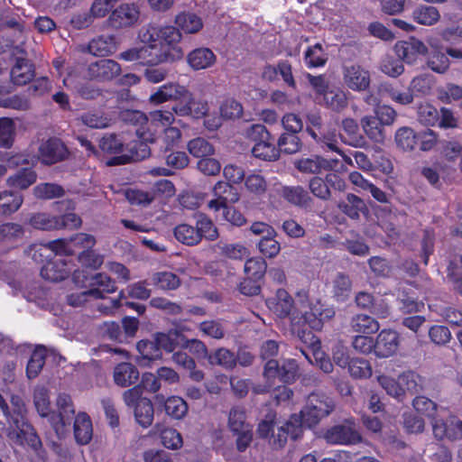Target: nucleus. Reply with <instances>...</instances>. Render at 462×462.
Here are the masks:
<instances>
[{
  "mask_svg": "<svg viewBox=\"0 0 462 462\" xmlns=\"http://www.w3.org/2000/svg\"><path fill=\"white\" fill-rule=\"evenodd\" d=\"M435 83L434 76L424 73L411 79L409 89L411 93L418 96H427L431 92Z\"/></svg>",
  "mask_w": 462,
  "mask_h": 462,
  "instance_id": "nucleus-46",
  "label": "nucleus"
},
{
  "mask_svg": "<svg viewBox=\"0 0 462 462\" xmlns=\"http://www.w3.org/2000/svg\"><path fill=\"white\" fill-rule=\"evenodd\" d=\"M279 195L287 203L300 208H310L312 201L309 191L300 185L282 186Z\"/></svg>",
  "mask_w": 462,
  "mask_h": 462,
  "instance_id": "nucleus-19",
  "label": "nucleus"
},
{
  "mask_svg": "<svg viewBox=\"0 0 462 462\" xmlns=\"http://www.w3.org/2000/svg\"><path fill=\"white\" fill-rule=\"evenodd\" d=\"M69 151L60 139L51 137L39 147V158L43 164L52 165L67 158Z\"/></svg>",
  "mask_w": 462,
  "mask_h": 462,
  "instance_id": "nucleus-10",
  "label": "nucleus"
},
{
  "mask_svg": "<svg viewBox=\"0 0 462 462\" xmlns=\"http://www.w3.org/2000/svg\"><path fill=\"white\" fill-rule=\"evenodd\" d=\"M328 60V53L319 42L309 46L304 52V62L309 69L324 67Z\"/></svg>",
  "mask_w": 462,
  "mask_h": 462,
  "instance_id": "nucleus-35",
  "label": "nucleus"
},
{
  "mask_svg": "<svg viewBox=\"0 0 462 462\" xmlns=\"http://www.w3.org/2000/svg\"><path fill=\"white\" fill-rule=\"evenodd\" d=\"M395 143L401 150L411 152L417 145V134L410 127H401L395 133Z\"/></svg>",
  "mask_w": 462,
  "mask_h": 462,
  "instance_id": "nucleus-50",
  "label": "nucleus"
},
{
  "mask_svg": "<svg viewBox=\"0 0 462 462\" xmlns=\"http://www.w3.org/2000/svg\"><path fill=\"white\" fill-rule=\"evenodd\" d=\"M136 139L125 144L126 153L114 156L107 162V165H125L131 162H140L151 154L149 143L155 141L154 134L151 131L135 130Z\"/></svg>",
  "mask_w": 462,
  "mask_h": 462,
  "instance_id": "nucleus-3",
  "label": "nucleus"
},
{
  "mask_svg": "<svg viewBox=\"0 0 462 462\" xmlns=\"http://www.w3.org/2000/svg\"><path fill=\"white\" fill-rule=\"evenodd\" d=\"M33 195L38 199L43 200L59 199L65 195V189L58 183L43 182L33 188Z\"/></svg>",
  "mask_w": 462,
  "mask_h": 462,
  "instance_id": "nucleus-45",
  "label": "nucleus"
},
{
  "mask_svg": "<svg viewBox=\"0 0 462 462\" xmlns=\"http://www.w3.org/2000/svg\"><path fill=\"white\" fill-rule=\"evenodd\" d=\"M140 15L139 8L134 4H121L109 14L107 24L118 30L134 25Z\"/></svg>",
  "mask_w": 462,
  "mask_h": 462,
  "instance_id": "nucleus-9",
  "label": "nucleus"
},
{
  "mask_svg": "<svg viewBox=\"0 0 462 462\" xmlns=\"http://www.w3.org/2000/svg\"><path fill=\"white\" fill-rule=\"evenodd\" d=\"M120 118L126 125L134 126L135 130L149 131L147 129L148 117L142 111L125 109L121 111Z\"/></svg>",
  "mask_w": 462,
  "mask_h": 462,
  "instance_id": "nucleus-51",
  "label": "nucleus"
},
{
  "mask_svg": "<svg viewBox=\"0 0 462 462\" xmlns=\"http://www.w3.org/2000/svg\"><path fill=\"white\" fill-rule=\"evenodd\" d=\"M0 107L26 111L31 107V104L26 97L15 94L10 97H0Z\"/></svg>",
  "mask_w": 462,
  "mask_h": 462,
  "instance_id": "nucleus-61",
  "label": "nucleus"
},
{
  "mask_svg": "<svg viewBox=\"0 0 462 462\" xmlns=\"http://www.w3.org/2000/svg\"><path fill=\"white\" fill-rule=\"evenodd\" d=\"M155 337L160 350L168 353H174L180 348L182 349L185 342V336L176 329H170L167 333H156Z\"/></svg>",
  "mask_w": 462,
  "mask_h": 462,
  "instance_id": "nucleus-28",
  "label": "nucleus"
},
{
  "mask_svg": "<svg viewBox=\"0 0 462 462\" xmlns=\"http://www.w3.org/2000/svg\"><path fill=\"white\" fill-rule=\"evenodd\" d=\"M88 51L94 56L105 57L116 50V38L113 34L100 35L88 43Z\"/></svg>",
  "mask_w": 462,
  "mask_h": 462,
  "instance_id": "nucleus-30",
  "label": "nucleus"
},
{
  "mask_svg": "<svg viewBox=\"0 0 462 462\" xmlns=\"http://www.w3.org/2000/svg\"><path fill=\"white\" fill-rule=\"evenodd\" d=\"M175 23L186 33H196L203 27L201 18L189 12L179 14L175 18Z\"/></svg>",
  "mask_w": 462,
  "mask_h": 462,
  "instance_id": "nucleus-42",
  "label": "nucleus"
},
{
  "mask_svg": "<svg viewBox=\"0 0 462 462\" xmlns=\"http://www.w3.org/2000/svg\"><path fill=\"white\" fill-rule=\"evenodd\" d=\"M439 9L433 5L420 4L411 12L413 22L422 26H433L440 20Z\"/></svg>",
  "mask_w": 462,
  "mask_h": 462,
  "instance_id": "nucleus-27",
  "label": "nucleus"
},
{
  "mask_svg": "<svg viewBox=\"0 0 462 462\" xmlns=\"http://www.w3.org/2000/svg\"><path fill=\"white\" fill-rule=\"evenodd\" d=\"M216 61V54L212 50L207 47L196 48L187 55V62L194 70L208 69L212 67Z\"/></svg>",
  "mask_w": 462,
  "mask_h": 462,
  "instance_id": "nucleus-22",
  "label": "nucleus"
},
{
  "mask_svg": "<svg viewBox=\"0 0 462 462\" xmlns=\"http://www.w3.org/2000/svg\"><path fill=\"white\" fill-rule=\"evenodd\" d=\"M34 77L35 66L32 61L23 57H17L10 72L12 82L16 86H24Z\"/></svg>",
  "mask_w": 462,
  "mask_h": 462,
  "instance_id": "nucleus-18",
  "label": "nucleus"
},
{
  "mask_svg": "<svg viewBox=\"0 0 462 462\" xmlns=\"http://www.w3.org/2000/svg\"><path fill=\"white\" fill-rule=\"evenodd\" d=\"M252 153L254 157L266 162H274L280 158L277 144H274L272 135L269 140L263 139V141L254 143Z\"/></svg>",
  "mask_w": 462,
  "mask_h": 462,
  "instance_id": "nucleus-34",
  "label": "nucleus"
},
{
  "mask_svg": "<svg viewBox=\"0 0 462 462\" xmlns=\"http://www.w3.org/2000/svg\"><path fill=\"white\" fill-rule=\"evenodd\" d=\"M377 381L390 396L397 400H402L403 398V389L402 385L400 384V377L398 378V381H396L391 376L382 374L377 377Z\"/></svg>",
  "mask_w": 462,
  "mask_h": 462,
  "instance_id": "nucleus-59",
  "label": "nucleus"
},
{
  "mask_svg": "<svg viewBox=\"0 0 462 462\" xmlns=\"http://www.w3.org/2000/svg\"><path fill=\"white\" fill-rule=\"evenodd\" d=\"M139 355L136 356V361L139 365L148 366L152 361L160 359L162 357V351L157 344L156 337L154 341L148 339H142L136 345Z\"/></svg>",
  "mask_w": 462,
  "mask_h": 462,
  "instance_id": "nucleus-26",
  "label": "nucleus"
},
{
  "mask_svg": "<svg viewBox=\"0 0 462 462\" xmlns=\"http://www.w3.org/2000/svg\"><path fill=\"white\" fill-rule=\"evenodd\" d=\"M196 227L199 235L200 241L205 238L208 241L217 239L219 234L213 221L205 214H200L196 220Z\"/></svg>",
  "mask_w": 462,
  "mask_h": 462,
  "instance_id": "nucleus-52",
  "label": "nucleus"
},
{
  "mask_svg": "<svg viewBox=\"0 0 462 462\" xmlns=\"http://www.w3.org/2000/svg\"><path fill=\"white\" fill-rule=\"evenodd\" d=\"M14 123L9 117L0 118V146L9 148L12 146L14 136Z\"/></svg>",
  "mask_w": 462,
  "mask_h": 462,
  "instance_id": "nucleus-62",
  "label": "nucleus"
},
{
  "mask_svg": "<svg viewBox=\"0 0 462 462\" xmlns=\"http://www.w3.org/2000/svg\"><path fill=\"white\" fill-rule=\"evenodd\" d=\"M57 405L59 407V412H55L53 429L55 432L60 435L65 430L66 427L71 424V420L75 415V409L71 397L66 393H61L58 396Z\"/></svg>",
  "mask_w": 462,
  "mask_h": 462,
  "instance_id": "nucleus-14",
  "label": "nucleus"
},
{
  "mask_svg": "<svg viewBox=\"0 0 462 462\" xmlns=\"http://www.w3.org/2000/svg\"><path fill=\"white\" fill-rule=\"evenodd\" d=\"M220 115L224 119H238L243 116V106L235 98H227L220 106Z\"/></svg>",
  "mask_w": 462,
  "mask_h": 462,
  "instance_id": "nucleus-63",
  "label": "nucleus"
},
{
  "mask_svg": "<svg viewBox=\"0 0 462 462\" xmlns=\"http://www.w3.org/2000/svg\"><path fill=\"white\" fill-rule=\"evenodd\" d=\"M400 345L399 334L392 329H383L374 342V354L377 357L386 358L397 351Z\"/></svg>",
  "mask_w": 462,
  "mask_h": 462,
  "instance_id": "nucleus-15",
  "label": "nucleus"
},
{
  "mask_svg": "<svg viewBox=\"0 0 462 462\" xmlns=\"http://www.w3.org/2000/svg\"><path fill=\"white\" fill-rule=\"evenodd\" d=\"M394 50L398 57L408 64L415 63L419 56H424L429 53L428 46L422 41L416 38L398 42L395 44Z\"/></svg>",
  "mask_w": 462,
  "mask_h": 462,
  "instance_id": "nucleus-12",
  "label": "nucleus"
},
{
  "mask_svg": "<svg viewBox=\"0 0 462 462\" xmlns=\"http://www.w3.org/2000/svg\"><path fill=\"white\" fill-rule=\"evenodd\" d=\"M156 399L163 403L166 414L171 419L181 420L188 412V404L181 397L170 396L165 399L163 395H157Z\"/></svg>",
  "mask_w": 462,
  "mask_h": 462,
  "instance_id": "nucleus-31",
  "label": "nucleus"
},
{
  "mask_svg": "<svg viewBox=\"0 0 462 462\" xmlns=\"http://www.w3.org/2000/svg\"><path fill=\"white\" fill-rule=\"evenodd\" d=\"M266 305L277 317L282 319L290 316L294 300L287 291L278 289L275 296L266 300Z\"/></svg>",
  "mask_w": 462,
  "mask_h": 462,
  "instance_id": "nucleus-21",
  "label": "nucleus"
},
{
  "mask_svg": "<svg viewBox=\"0 0 462 462\" xmlns=\"http://www.w3.org/2000/svg\"><path fill=\"white\" fill-rule=\"evenodd\" d=\"M418 120L424 125L434 126L439 120V112L431 104H420L418 107Z\"/></svg>",
  "mask_w": 462,
  "mask_h": 462,
  "instance_id": "nucleus-58",
  "label": "nucleus"
},
{
  "mask_svg": "<svg viewBox=\"0 0 462 462\" xmlns=\"http://www.w3.org/2000/svg\"><path fill=\"white\" fill-rule=\"evenodd\" d=\"M189 90L177 83H166L150 96V102L153 105H160L169 100H178L186 97Z\"/></svg>",
  "mask_w": 462,
  "mask_h": 462,
  "instance_id": "nucleus-20",
  "label": "nucleus"
},
{
  "mask_svg": "<svg viewBox=\"0 0 462 462\" xmlns=\"http://www.w3.org/2000/svg\"><path fill=\"white\" fill-rule=\"evenodd\" d=\"M365 101L374 106V114L381 125H391L393 124L396 112L393 107L387 105H380L377 102V98L374 96H368Z\"/></svg>",
  "mask_w": 462,
  "mask_h": 462,
  "instance_id": "nucleus-44",
  "label": "nucleus"
},
{
  "mask_svg": "<svg viewBox=\"0 0 462 462\" xmlns=\"http://www.w3.org/2000/svg\"><path fill=\"white\" fill-rule=\"evenodd\" d=\"M138 378V369L130 363H120L114 369L115 383L121 387L134 384Z\"/></svg>",
  "mask_w": 462,
  "mask_h": 462,
  "instance_id": "nucleus-32",
  "label": "nucleus"
},
{
  "mask_svg": "<svg viewBox=\"0 0 462 462\" xmlns=\"http://www.w3.org/2000/svg\"><path fill=\"white\" fill-rule=\"evenodd\" d=\"M279 352V345L275 340H266L261 346V356L268 359L263 366V375L269 386L278 380L282 383H293L299 377V365L295 359H286L282 364L272 358Z\"/></svg>",
  "mask_w": 462,
  "mask_h": 462,
  "instance_id": "nucleus-2",
  "label": "nucleus"
},
{
  "mask_svg": "<svg viewBox=\"0 0 462 462\" xmlns=\"http://www.w3.org/2000/svg\"><path fill=\"white\" fill-rule=\"evenodd\" d=\"M23 236V228L17 223L0 225V242L11 243Z\"/></svg>",
  "mask_w": 462,
  "mask_h": 462,
  "instance_id": "nucleus-64",
  "label": "nucleus"
},
{
  "mask_svg": "<svg viewBox=\"0 0 462 462\" xmlns=\"http://www.w3.org/2000/svg\"><path fill=\"white\" fill-rule=\"evenodd\" d=\"M428 45L432 49L429 53L427 59V66L434 72L444 74L448 71L450 62L447 56L441 50L440 39L429 36L426 40Z\"/></svg>",
  "mask_w": 462,
  "mask_h": 462,
  "instance_id": "nucleus-13",
  "label": "nucleus"
},
{
  "mask_svg": "<svg viewBox=\"0 0 462 462\" xmlns=\"http://www.w3.org/2000/svg\"><path fill=\"white\" fill-rule=\"evenodd\" d=\"M69 263L64 258L48 260L41 268V276L50 282L65 280L70 274Z\"/></svg>",
  "mask_w": 462,
  "mask_h": 462,
  "instance_id": "nucleus-16",
  "label": "nucleus"
},
{
  "mask_svg": "<svg viewBox=\"0 0 462 462\" xmlns=\"http://www.w3.org/2000/svg\"><path fill=\"white\" fill-rule=\"evenodd\" d=\"M37 173L32 167H23L19 169L14 175L7 179L9 187L17 189H26L35 183Z\"/></svg>",
  "mask_w": 462,
  "mask_h": 462,
  "instance_id": "nucleus-33",
  "label": "nucleus"
},
{
  "mask_svg": "<svg viewBox=\"0 0 462 462\" xmlns=\"http://www.w3.org/2000/svg\"><path fill=\"white\" fill-rule=\"evenodd\" d=\"M433 433L436 438L443 439H462V421L456 417H450L447 420L433 419Z\"/></svg>",
  "mask_w": 462,
  "mask_h": 462,
  "instance_id": "nucleus-17",
  "label": "nucleus"
},
{
  "mask_svg": "<svg viewBox=\"0 0 462 462\" xmlns=\"http://www.w3.org/2000/svg\"><path fill=\"white\" fill-rule=\"evenodd\" d=\"M34 405L38 413L42 417L48 418L53 426L55 421V412L51 411L47 391L42 390L34 394Z\"/></svg>",
  "mask_w": 462,
  "mask_h": 462,
  "instance_id": "nucleus-56",
  "label": "nucleus"
},
{
  "mask_svg": "<svg viewBox=\"0 0 462 462\" xmlns=\"http://www.w3.org/2000/svg\"><path fill=\"white\" fill-rule=\"evenodd\" d=\"M267 264L263 257H254L247 259L244 267L245 276L259 282L265 274Z\"/></svg>",
  "mask_w": 462,
  "mask_h": 462,
  "instance_id": "nucleus-55",
  "label": "nucleus"
},
{
  "mask_svg": "<svg viewBox=\"0 0 462 462\" xmlns=\"http://www.w3.org/2000/svg\"><path fill=\"white\" fill-rule=\"evenodd\" d=\"M0 409L9 425L7 437L17 445L27 444L36 452L42 448V441L27 419V409L20 396L13 395L11 408L0 393Z\"/></svg>",
  "mask_w": 462,
  "mask_h": 462,
  "instance_id": "nucleus-1",
  "label": "nucleus"
},
{
  "mask_svg": "<svg viewBox=\"0 0 462 462\" xmlns=\"http://www.w3.org/2000/svg\"><path fill=\"white\" fill-rule=\"evenodd\" d=\"M328 167H331L330 160L320 156L302 158L295 162V168L303 173H319L322 169L327 170Z\"/></svg>",
  "mask_w": 462,
  "mask_h": 462,
  "instance_id": "nucleus-38",
  "label": "nucleus"
},
{
  "mask_svg": "<svg viewBox=\"0 0 462 462\" xmlns=\"http://www.w3.org/2000/svg\"><path fill=\"white\" fill-rule=\"evenodd\" d=\"M334 408L335 403L330 397L322 393H311L308 396L306 405L300 411L301 421L309 427L316 426Z\"/></svg>",
  "mask_w": 462,
  "mask_h": 462,
  "instance_id": "nucleus-4",
  "label": "nucleus"
},
{
  "mask_svg": "<svg viewBox=\"0 0 462 462\" xmlns=\"http://www.w3.org/2000/svg\"><path fill=\"white\" fill-rule=\"evenodd\" d=\"M189 152L196 158L210 156L214 153L213 145L205 138L197 137L190 140L187 144Z\"/></svg>",
  "mask_w": 462,
  "mask_h": 462,
  "instance_id": "nucleus-57",
  "label": "nucleus"
},
{
  "mask_svg": "<svg viewBox=\"0 0 462 462\" xmlns=\"http://www.w3.org/2000/svg\"><path fill=\"white\" fill-rule=\"evenodd\" d=\"M90 285L92 288L87 291L89 296L95 299H103L105 293L115 292L117 289L115 280L106 273H98L92 276Z\"/></svg>",
  "mask_w": 462,
  "mask_h": 462,
  "instance_id": "nucleus-25",
  "label": "nucleus"
},
{
  "mask_svg": "<svg viewBox=\"0 0 462 462\" xmlns=\"http://www.w3.org/2000/svg\"><path fill=\"white\" fill-rule=\"evenodd\" d=\"M134 418L136 422L146 429L152 424L154 418L153 404L148 398H143L134 408Z\"/></svg>",
  "mask_w": 462,
  "mask_h": 462,
  "instance_id": "nucleus-39",
  "label": "nucleus"
},
{
  "mask_svg": "<svg viewBox=\"0 0 462 462\" xmlns=\"http://www.w3.org/2000/svg\"><path fill=\"white\" fill-rule=\"evenodd\" d=\"M213 199L208 202V209L215 213L220 211L226 205L238 202L240 196L237 189L226 181H217L212 189Z\"/></svg>",
  "mask_w": 462,
  "mask_h": 462,
  "instance_id": "nucleus-8",
  "label": "nucleus"
},
{
  "mask_svg": "<svg viewBox=\"0 0 462 462\" xmlns=\"http://www.w3.org/2000/svg\"><path fill=\"white\" fill-rule=\"evenodd\" d=\"M82 220L75 213H66L60 216H51L44 212L32 214L29 218V224L40 230H60L62 228L75 229L81 226Z\"/></svg>",
  "mask_w": 462,
  "mask_h": 462,
  "instance_id": "nucleus-5",
  "label": "nucleus"
},
{
  "mask_svg": "<svg viewBox=\"0 0 462 462\" xmlns=\"http://www.w3.org/2000/svg\"><path fill=\"white\" fill-rule=\"evenodd\" d=\"M152 284L162 291H173L178 289L181 281L180 278L171 272H157L152 277Z\"/></svg>",
  "mask_w": 462,
  "mask_h": 462,
  "instance_id": "nucleus-43",
  "label": "nucleus"
},
{
  "mask_svg": "<svg viewBox=\"0 0 462 462\" xmlns=\"http://www.w3.org/2000/svg\"><path fill=\"white\" fill-rule=\"evenodd\" d=\"M345 156L346 157V153ZM342 159V161L334 159L330 160L331 167H328L327 170H330L331 171L326 176V180L328 183V187L338 191H344L346 186V171L345 168L346 159L345 160L343 157Z\"/></svg>",
  "mask_w": 462,
  "mask_h": 462,
  "instance_id": "nucleus-24",
  "label": "nucleus"
},
{
  "mask_svg": "<svg viewBox=\"0 0 462 462\" xmlns=\"http://www.w3.org/2000/svg\"><path fill=\"white\" fill-rule=\"evenodd\" d=\"M174 237L181 244L193 246L200 243L198 228L186 223L177 225L173 229Z\"/></svg>",
  "mask_w": 462,
  "mask_h": 462,
  "instance_id": "nucleus-36",
  "label": "nucleus"
},
{
  "mask_svg": "<svg viewBox=\"0 0 462 462\" xmlns=\"http://www.w3.org/2000/svg\"><path fill=\"white\" fill-rule=\"evenodd\" d=\"M158 38L161 43L159 61L173 62L182 59L184 54L180 46L181 33L178 28L171 25L162 27Z\"/></svg>",
  "mask_w": 462,
  "mask_h": 462,
  "instance_id": "nucleus-7",
  "label": "nucleus"
},
{
  "mask_svg": "<svg viewBox=\"0 0 462 462\" xmlns=\"http://www.w3.org/2000/svg\"><path fill=\"white\" fill-rule=\"evenodd\" d=\"M73 431L78 444L87 445L91 441L93 437V425L88 413L79 412L74 417Z\"/></svg>",
  "mask_w": 462,
  "mask_h": 462,
  "instance_id": "nucleus-23",
  "label": "nucleus"
},
{
  "mask_svg": "<svg viewBox=\"0 0 462 462\" xmlns=\"http://www.w3.org/2000/svg\"><path fill=\"white\" fill-rule=\"evenodd\" d=\"M228 426L232 432L240 431L253 427L246 422V414L244 407H233L228 415Z\"/></svg>",
  "mask_w": 462,
  "mask_h": 462,
  "instance_id": "nucleus-54",
  "label": "nucleus"
},
{
  "mask_svg": "<svg viewBox=\"0 0 462 462\" xmlns=\"http://www.w3.org/2000/svg\"><path fill=\"white\" fill-rule=\"evenodd\" d=\"M121 66L116 60L102 59L92 62L88 67V76L97 81H109L119 76Z\"/></svg>",
  "mask_w": 462,
  "mask_h": 462,
  "instance_id": "nucleus-11",
  "label": "nucleus"
},
{
  "mask_svg": "<svg viewBox=\"0 0 462 462\" xmlns=\"http://www.w3.org/2000/svg\"><path fill=\"white\" fill-rule=\"evenodd\" d=\"M277 147L280 154H294L300 151L302 142L299 134L282 132L277 140Z\"/></svg>",
  "mask_w": 462,
  "mask_h": 462,
  "instance_id": "nucleus-41",
  "label": "nucleus"
},
{
  "mask_svg": "<svg viewBox=\"0 0 462 462\" xmlns=\"http://www.w3.org/2000/svg\"><path fill=\"white\" fill-rule=\"evenodd\" d=\"M161 442L168 449L176 450L182 447L183 440L180 433L172 428H165L160 432Z\"/></svg>",
  "mask_w": 462,
  "mask_h": 462,
  "instance_id": "nucleus-60",
  "label": "nucleus"
},
{
  "mask_svg": "<svg viewBox=\"0 0 462 462\" xmlns=\"http://www.w3.org/2000/svg\"><path fill=\"white\" fill-rule=\"evenodd\" d=\"M331 311H320L319 309L314 307L310 308L309 311H306L301 319L303 320V324L307 325L310 329L320 331L323 328V321L327 318H330L333 316L334 312L330 314Z\"/></svg>",
  "mask_w": 462,
  "mask_h": 462,
  "instance_id": "nucleus-48",
  "label": "nucleus"
},
{
  "mask_svg": "<svg viewBox=\"0 0 462 462\" xmlns=\"http://www.w3.org/2000/svg\"><path fill=\"white\" fill-rule=\"evenodd\" d=\"M322 118L319 112H310L307 115V133L317 143L327 151L336 152L346 160L344 150L339 148L338 135L335 131L321 134Z\"/></svg>",
  "mask_w": 462,
  "mask_h": 462,
  "instance_id": "nucleus-6",
  "label": "nucleus"
},
{
  "mask_svg": "<svg viewBox=\"0 0 462 462\" xmlns=\"http://www.w3.org/2000/svg\"><path fill=\"white\" fill-rule=\"evenodd\" d=\"M351 328L354 331L362 335H370L375 333L380 326L379 323L370 316L357 315L352 319Z\"/></svg>",
  "mask_w": 462,
  "mask_h": 462,
  "instance_id": "nucleus-49",
  "label": "nucleus"
},
{
  "mask_svg": "<svg viewBox=\"0 0 462 462\" xmlns=\"http://www.w3.org/2000/svg\"><path fill=\"white\" fill-rule=\"evenodd\" d=\"M151 45L131 48L120 53V58L126 61H138L143 65H153L159 62L157 55H152Z\"/></svg>",
  "mask_w": 462,
  "mask_h": 462,
  "instance_id": "nucleus-29",
  "label": "nucleus"
},
{
  "mask_svg": "<svg viewBox=\"0 0 462 462\" xmlns=\"http://www.w3.org/2000/svg\"><path fill=\"white\" fill-rule=\"evenodd\" d=\"M47 357V350L45 346H37L32 353L26 365V376L28 379L36 378L42 372Z\"/></svg>",
  "mask_w": 462,
  "mask_h": 462,
  "instance_id": "nucleus-37",
  "label": "nucleus"
},
{
  "mask_svg": "<svg viewBox=\"0 0 462 462\" xmlns=\"http://www.w3.org/2000/svg\"><path fill=\"white\" fill-rule=\"evenodd\" d=\"M23 201V196L17 191H3L0 193V214L11 215L17 211Z\"/></svg>",
  "mask_w": 462,
  "mask_h": 462,
  "instance_id": "nucleus-40",
  "label": "nucleus"
},
{
  "mask_svg": "<svg viewBox=\"0 0 462 462\" xmlns=\"http://www.w3.org/2000/svg\"><path fill=\"white\" fill-rule=\"evenodd\" d=\"M100 150L107 154H118L125 151V143L116 134H106L99 140Z\"/></svg>",
  "mask_w": 462,
  "mask_h": 462,
  "instance_id": "nucleus-53",
  "label": "nucleus"
},
{
  "mask_svg": "<svg viewBox=\"0 0 462 462\" xmlns=\"http://www.w3.org/2000/svg\"><path fill=\"white\" fill-rule=\"evenodd\" d=\"M370 83L368 71L359 66H353L348 69V88L353 90H364Z\"/></svg>",
  "mask_w": 462,
  "mask_h": 462,
  "instance_id": "nucleus-47",
  "label": "nucleus"
}]
</instances>
